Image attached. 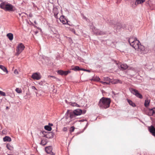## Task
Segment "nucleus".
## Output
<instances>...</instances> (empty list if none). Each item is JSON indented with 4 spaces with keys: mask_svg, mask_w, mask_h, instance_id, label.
<instances>
[{
    "mask_svg": "<svg viewBox=\"0 0 155 155\" xmlns=\"http://www.w3.org/2000/svg\"><path fill=\"white\" fill-rule=\"evenodd\" d=\"M60 20L63 24H66L68 22V21L66 19L64 18L63 16H61L60 18Z\"/></svg>",
    "mask_w": 155,
    "mask_h": 155,
    "instance_id": "13",
    "label": "nucleus"
},
{
    "mask_svg": "<svg viewBox=\"0 0 155 155\" xmlns=\"http://www.w3.org/2000/svg\"><path fill=\"white\" fill-rule=\"evenodd\" d=\"M48 78H52L53 79H55L56 78L53 76L49 75L48 76Z\"/></svg>",
    "mask_w": 155,
    "mask_h": 155,
    "instance_id": "36",
    "label": "nucleus"
},
{
    "mask_svg": "<svg viewBox=\"0 0 155 155\" xmlns=\"http://www.w3.org/2000/svg\"><path fill=\"white\" fill-rule=\"evenodd\" d=\"M25 14H26V15H27V16L28 15V14H27L26 13H24Z\"/></svg>",
    "mask_w": 155,
    "mask_h": 155,
    "instance_id": "50",
    "label": "nucleus"
},
{
    "mask_svg": "<svg viewBox=\"0 0 155 155\" xmlns=\"http://www.w3.org/2000/svg\"><path fill=\"white\" fill-rule=\"evenodd\" d=\"M53 12L54 13V16L55 18H58L57 15L58 13V9L57 8H54L53 9Z\"/></svg>",
    "mask_w": 155,
    "mask_h": 155,
    "instance_id": "14",
    "label": "nucleus"
},
{
    "mask_svg": "<svg viewBox=\"0 0 155 155\" xmlns=\"http://www.w3.org/2000/svg\"><path fill=\"white\" fill-rule=\"evenodd\" d=\"M39 84L40 85H43V82L41 81L39 83Z\"/></svg>",
    "mask_w": 155,
    "mask_h": 155,
    "instance_id": "42",
    "label": "nucleus"
},
{
    "mask_svg": "<svg viewBox=\"0 0 155 155\" xmlns=\"http://www.w3.org/2000/svg\"><path fill=\"white\" fill-rule=\"evenodd\" d=\"M76 115L74 114L73 112H71L70 113V117L71 119L74 120L76 118Z\"/></svg>",
    "mask_w": 155,
    "mask_h": 155,
    "instance_id": "17",
    "label": "nucleus"
},
{
    "mask_svg": "<svg viewBox=\"0 0 155 155\" xmlns=\"http://www.w3.org/2000/svg\"><path fill=\"white\" fill-rule=\"evenodd\" d=\"M29 17L30 18H31L32 17L33 15L31 13H30L29 15Z\"/></svg>",
    "mask_w": 155,
    "mask_h": 155,
    "instance_id": "41",
    "label": "nucleus"
},
{
    "mask_svg": "<svg viewBox=\"0 0 155 155\" xmlns=\"http://www.w3.org/2000/svg\"><path fill=\"white\" fill-rule=\"evenodd\" d=\"M71 105L72 106H76L78 107H80V106L78 104H77L75 102L74 103H71Z\"/></svg>",
    "mask_w": 155,
    "mask_h": 155,
    "instance_id": "26",
    "label": "nucleus"
},
{
    "mask_svg": "<svg viewBox=\"0 0 155 155\" xmlns=\"http://www.w3.org/2000/svg\"><path fill=\"white\" fill-rule=\"evenodd\" d=\"M80 68L78 66H75L71 67V69L75 71H79L80 70Z\"/></svg>",
    "mask_w": 155,
    "mask_h": 155,
    "instance_id": "20",
    "label": "nucleus"
},
{
    "mask_svg": "<svg viewBox=\"0 0 155 155\" xmlns=\"http://www.w3.org/2000/svg\"><path fill=\"white\" fill-rule=\"evenodd\" d=\"M127 101L128 103L132 107H134L136 106L135 104L133 102L131 101L128 100Z\"/></svg>",
    "mask_w": 155,
    "mask_h": 155,
    "instance_id": "22",
    "label": "nucleus"
},
{
    "mask_svg": "<svg viewBox=\"0 0 155 155\" xmlns=\"http://www.w3.org/2000/svg\"><path fill=\"white\" fill-rule=\"evenodd\" d=\"M155 114V107L149 110V114L150 116L152 115Z\"/></svg>",
    "mask_w": 155,
    "mask_h": 155,
    "instance_id": "15",
    "label": "nucleus"
},
{
    "mask_svg": "<svg viewBox=\"0 0 155 155\" xmlns=\"http://www.w3.org/2000/svg\"><path fill=\"white\" fill-rule=\"evenodd\" d=\"M86 110H84L82 111V110L80 109L74 110L73 111L74 114L76 115V116L80 115L82 114H84L86 113Z\"/></svg>",
    "mask_w": 155,
    "mask_h": 155,
    "instance_id": "6",
    "label": "nucleus"
},
{
    "mask_svg": "<svg viewBox=\"0 0 155 155\" xmlns=\"http://www.w3.org/2000/svg\"><path fill=\"white\" fill-rule=\"evenodd\" d=\"M104 80L105 81H107L109 82L110 81V79L108 77H106L104 78Z\"/></svg>",
    "mask_w": 155,
    "mask_h": 155,
    "instance_id": "29",
    "label": "nucleus"
},
{
    "mask_svg": "<svg viewBox=\"0 0 155 155\" xmlns=\"http://www.w3.org/2000/svg\"><path fill=\"white\" fill-rule=\"evenodd\" d=\"M14 73L16 74H18V71L17 69H15L14 71Z\"/></svg>",
    "mask_w": 155,
    "mask_h": 155,
    "instance_id": "35",
    "label": "nucleus"
},
{
    "mask_svg": "<svg viewBox=\"0 0 155 155\" xmlns=\"http://www.w3.org/2000/svg\"><path fill=\"white\" fill-rule=\"evenodd\" d=\"M148 130L152 135L155 137V128L154 127L153 125L149 126Z\"/></svg>",
    "mask_w": 155,
    "mask_h": 155,
    "instance_id": "9",
    "label": "nucleus"
},
{
    "mask_svg": "<svg viewBox=\"0 0 155 155\" xmlns=\"http://www.w3.org/2000/svg\"><path fill=\"white\" fill-rule=\"evenodd\" d=\"M0 68L3 71L5 72H6V73L7 74L8 72L6 68L2 65H0Z\"/></svg>",
    "mask_w": 155,
    "mask_h": 155,
    "instance_id": "21",
    "label": "nucleus"
},
{
    "mask_svg": "<svg viewBox=\"0 0 155 155\" xmlns=\"http://www.w3.org/2000/svg\"><path fill=\"white\" fill-rule=\"evenodd\" d=\"M110 98L103 97L100 100L98 105L101 108L107 109L110 107Z\"/></svg>",
    "mask_w": 155,
    "mask_h": 155,
    "instance_id": "2",
    "label": "nucleus"
},
{
    "mask_svg": "<svg viewBox=\"0 0 155 155\" xmlns=\"http://www.w3.org/2000/svg\"><path fill=\"white\" fill-rule=\"evenodd\" d=\"M150 101L148 100H146L145 101L144 105L146 107H148Z\"/></svg>",
    "mask_w": 155,
    "mask_h": 155,
    "instance_id": "24",
    "label": "nucleus"
},
{
    "mask_svg": "<svg viewBox=\"0 0 155 155\" xmlns=\"http://www.w3.org/2000/svg\"><path fill=\"white\" fill-rule=\"evenodd\" d=\"M45 129L48 131H50L51 130L52 128L50 126L46 125L45 126Z\"/></svg>",
    "mask_w": 155,
    "mask_h": 155,
    "instance_id": "25",
    "label": "nucleus"
},
{
    "mask_svg": "<svg viewBox=\"0 0 155 155\" xmlns=\"http://www.w3.org/2000/svg\"><path fill=\"white\" fill-rule=\"evenodd\" d=\"M82 16L83 17V19H85L86 21H87L88 19L87 17L83 15H82Z\"/></svg>",
    "mask_w": 155,
    "mask_h": 155,
    "instance_id": "34",
    "label": "nucleus"
},
{
    "mask_svg": "<svg viewBox=\"0 0 155 155\" xmlns=\"http://www.w3.org/2000/svg\"><path fill=\"white\" fill-rule=\"evenodd\" d=\"M69 111V110H67V113H68V111Z\"/></svg>",
    "mask_w": 155,
    "mask_h": 155,
    "instance_id": "49",
    "label": "nucleus"
},
{
    "mask_svg": "<svg viewBox=\"0 0 155 155\" xmlns=\"http://www.w3.org/2000/svg\"><path fill=\"white\" fill-rule=\"evenodd\" d=\"M3 141L5 142H10L11 141V138L8 136H5L3 138Z\"/></svg>",
    "mask_w": 155,
    "mask_h": 155,
    "instance_id": "16",
    "label": "nucleus"
},
{
    "mask_svg": "<svg viewBox=\"0 0 155 155\" xmlns=\"http://www.w3.org/2000/svg\"><path fill=\"white\" fill-rule=\"evenodd\" d=\"M31 78L34 79L38 80L41 78V76L39 73H36L32 74Z\"/></svg>",
    "mask_w": 155,
    "mask_h": 155,
    "instance_id": "8",
    "label": "nucleus"
},
{
    "mask_svg": "<svg viewBox=\"0 0 155 155\" xmlns=\"http://www.w3.org/2000/svg\"><path fill=\"white\" fill-rule=\"evenodd\" d=\"M128 42L130 45L136 50L141 51L144 50V47L140 44L139 40L136 38H130L128 40Z\"/></svg>",
    "mask_w": 155,
    "mask_h": 155,
    "instance_id": "1",
    "label": "nucleus"
},
{
    "mask_svg": "<svg viewBox=\"0 0 155 155\" xmlns=\"http://www.w3.org/2000/svg\"><path fill=\"white\" fill-rule=\"evenodd\" d=\"M100 80V78L99 77H97L96 79H95V80L97 81H99Z\"/></svg>",
    "mask_w": 155,
    "mask_h": 155,
    "instance_id": "43",
    "label": "nucleus"
},
{
    "mask_svg": "<svg viewBox=\"0 0 155 155\" xmlns=\"http://www.w3.org/2000/svg\"><path fill=\"white\" fill-rule=\"evenodd\" d=\"M58 73L61 75H66L69 73H71V71H63L61 70H59L58 71Z\"/></svg>",
    "mask_w": 155,
    "mask_h": 155,
    "instance_id": "11",
    "label": "nucleus"
},
{
    "mask_svg": "<svg viewBox=\"0 0 155 155\" xmlns=\"http://www.w3.org/2000/svg\"><path fill=\"white\" fill-rule=\"evenodd\" d=\"M115 84L118 83L122 84V81H121L120 80H118V79H116L115 80Z\"/></svg>",
    "mask_w": 155,
    "mask_h": 155,
    "instance_id": "30",
    "label": "nucleus"
},
{
    "mask_svg": "<svg viewBox=\"0 0 155 155\" xmlns=\"http://www.w3.org/2000/svg\"><path fill=\"white\" fill-rule=\"evenodd\" d=\"M55 35L54 36L55 37H56L57 38H59V35L57 34H54Z\"/></svg>",
    "mask_w": 155,
    "mask_h": 155,
    "instance_id": "39",
    "label": "nucleus"
},
{
    "mask_svg": "<svg viewBox=\"0 0 155 155\" xmlns=\"http://www.w3.org/2000/svg\"><path fill=\"white\" fill-rule=\"evenodd\" d=\"M15 91L18 93H20L22 92L21 90L19 88H16L15 89Z\"/></svg>",
    "mask_w": 155,
    "mask_h": 155,
    "instance_id": "27",
    "label": "nucleus"
},
{
    "mask_svg": "<svg viewBox=\"0 0 155 155\" xmlns=\"http://www.w3.org/2000/svg\"><path fill=\"white\" fill-rule=\"evenodd\" d=\"M100 82L102 84H109V82H106L105 81L104 82L103 81H101Z\"/></svg>",
    "mask_w": 155,
    "mask_h": 155,
    "instance_id": "33",
    "label": "nucleus"
},
{
    "mask_svg": "<svg viewBox=\"0 0 155 155\" xmlns=\"http://www.w3.org/2000/svg\"><path fill=\"white\" fill-rule=\"evenodd\" d=\"M35 92L36 94H37V92H36V91H35Z\"/></svg>",
    "mask_w": 155,
    "mask_h": 155,
    "instance_id": "52",
    "label": "nucleus"
},
{
    "mask_svg": "<svg viewBox=\"0 0 155 155\" xmlns=\"http://www.w3.org/2000/svg\"><path fill=\"white\" fill-rule=\"evenodd\" d=\"M25 48V46L22 43H20L18 44L16 49L17 52L15 53V55L16 56L18 55L24 50Z\"/></svg>",
    "mask_w": 155,
    "mask_h": 155,
    "instance_id": "4",
    "label": "nucleus"
},
{
    "mask_svg": "<svg viewBox=\"0 0 155 155\" xmlns=\"http://www.w3.org/2000/svg\"><path fill=\"white\" fill-rule=\"evenodd\" d=\"M51 0V1L50 2L51 3H53V0Z\"/></svg>",
    "mask_w": 155,
    "mask_h": 155,
    "instance_id": "47",
    "label": "nucleus"
},
{
    "mask_svg": "<svg viewBox=\"0 0 155 155\" xmlns=\"http://www.w3.org/2000/svg\"><path fill=\"white\" fill-rule=\"evenodd\" d=\"M67 130V128H66V127H64L63 129V130L64 131H66Z\"/></svg>",
    "mask_w": 155,
    "mask_h": 155,
    "instance_id": "40",
    "label": "nucleus"
},
{
    "mask_svg": "<svg viewBox=\"0 0 155 155\" xmlns=\"http://www.w3.org/2000/svg\"><path fill=\"white\" fill-rule=\"evenodd\" d=\"M85 71H88V72H90V71L89 70H86L85 69V70H84Z\"/></svg>",
    "mask_w": 155,
    "mask_h": 155,
    "instance_id": "45",
    "label": "nucleus"
},
{
    "mask_svg": "<svg viewBox=\"0 0 155 155\" xmlns=\"http://www.w3.org/2000/svg\"><path fill=\"white\" fill-rule=\"evenodd\" d=\"M118 66L119 68L122 71L128 68L127 65L126 64H120L118 65Z\"/></svg>",
    "mask_w": 155,
    "mask_h": 155,
    "instance_id": "12",
    "label": "nucleus"
},
{
    "mask_svg": "<svg viewBox=\"0 0 155 155\" xmlns=\"http://www.w3.org/2000/svg\"><path fill=\"white\" fill-rule=\"evenodd\" d=\"M1 8L5 11L14 12L16 10L15 8L12 5L6 3L5 2L2 3L0 5Z\"/></svg>",
    "mask_w": 155,
    "mask_h": 155,
    "instance_id": "3",
    "label": "nucleus"
},
{
    "mask_svg": "<svg viewBox=\"0 0 155 155\" xmlns=\"http://www.w3.org/2000/svg\"><path fill=\"white\" fill-rule=\"evenodd\" d=\"M72 31L74 32V33H75V31L74 30Z\"/></svg>",
    "mask_w": 155,
    "mask_h": 155,
    "instance_id": "46",
    "label": "nucleus"
},
{
    "mask_svg": "<svg viewBox=\"0 0 155 155\" xmlns=\"http://www.w3.org/2000/svg\"><path fill=\"white\" fill-rule=\"evenodd\" d=\"M74 126L71 127L70 128V132H73L74 130Z\"/></svg>",
    "mask_w": 155,
    "mask_h": 155,
    "instance_id": "32",
    "label": "nucleus"
},
{
    "mask_svg": "<svg viewBox=\"0 0 155 155\" xmlns=\"http://www.w3.org/2000/svg\"><path fill=\"white\" fill-rule=\"evenodd\" d=\"M0 95L2 96H5L6 95L5 93L1 91H0Z\"/></svg>",
    "mask_w": 155,
    "mask_h": 155,
    "instance_id": "31",
    "label": "nucleus"
},
{
    "mask_svg": "<svg viewBox=\"0 0 155 155\" xmlns=\"http://www.w3.org/2000/svg\"><path fill=\"white\" fill-rule=\"evenodd\" d=\"M46 142L44 140H42L40 144L43 145H45L46 144Z\"/></svg>",
    "mask_w": 155,
    "mask_h": 155,
    "instance_id": "28",
    "label": "nucleus"
},
{
    "mask_svg": "<svg viewBox=\"0 0 155 155\" xmlns=\"http://www.w3.org/2000/svg\"><path fill=\"white\" fill-rule=\"evenodd\" d=\"M7 36L10 40L12 41L13 40V35L12 34L9 33L7 35Z\"/></svg>",
    "mask_w": 155,
    "mask_h": 155,
    "instance_id": "18",
    "label": "nucleus"
},
{
    "mask_svg": "<svg viewBox=\"0 0 155 155\" xmlns=\"http://www.w3.org/2000/svg\"><path fill=\"white\" fill-rule=\"evenodd\" d=\"M79 70H82V71H84V70H85V69H83V68H80Z\"/></svg>",
    "mask_w": 155,
    "mask_h": 155,
    "instance_id": "44",
    "label": "nucleus"
},
{
    "mask_svg": "<svg viewBox=\"0 0 155 155\" xmlns=\"http://www.w3.org/2000/svg\"><path fill=\"white\" fill-rule=\"evenodd\" d=\"M94 32L97 35H102L105 34L104 32L100 31L99 30H97V31H94Z\"/></svg>",
    "mask_w": 155,
    "mask_h": 155,
    "instance_id": "19",
    "label": "nucleus"
},
{
    "mask_svg": "<svg viewBox=\"0 0 155 155\" xmlns=\"http://www.w3.org/2000/svg\"><path fill=\"white\" fill-rule=\"evenodd\" d=\"M6 109H8V107H6Z\"/></svg>",
    "mask_w": 155,
    "mask_h": 155,
    "instance_id": "51",
    "label": "nucleus"
},
{
    "mask_svg": "<svg viewBox=\"0 0 155 155\" xmlns=\"http://www.w3.org/2000/svg\"><path fill=\"white\" fill-rule=\"evenodd\" d=\"M130 90L131 93L135 95L137 97L140 99L143 98L142 95L138 92L137 90L133 88H131Z\"/></svg>",
    "mask_w": 155,
    "mask_h": 155,
    "instance_id": "5",
    "label": "nucleus"
},
{
    "mask_svg": "<svg viewBox=\"0 0 155 155\" xmlns=\"http://www.w3.org/2000/svg\"><path fill=\"white\" fill-rule=\"evenodd\" d=\"M10 146L9 144H8L6 145V147L9 150H10Z\"/></svg>",
    "mask_w": 155,
    "mask_h": 155,
    "instance_id": "37",
    "label": "nucleus"
},
{
    "mask_svg": "<svg viewBox=\"0 0 155 155\" xmlns=\"http://www.w3.org/2000/svg\"><path fill=\"white\" fill-rule=\"evenodd\" d=\"M50 124L51 126H52L53 125V124Z\"/></svg>",
    "mask_w": 155,
    "mask_h": 155,
    "instance_id": "48",
    "label": "nucleus"
},
{
    "mask_svg": "<svg viewBox=\"0 0 155 155\" xmlns=\"http://www.w3.org/2000/svg\"><path fill=\"white\" fill-rule=\"evenodd\" d=\"M44 137L47 138H52L54 135V134L52 132H45Z\"/></svg>",
    "mask_w": 155,
    "mask_h": 155,
    "instance_id": "10",
    "label": "nucleus"
},
{
    "mask_svg": "<svg viewBox=\"0 0 155 155\" xmlns=\"http://www.w3.org/2000/svg\"><path fill=\"white\" fill-rule=\"evenodd\" d=\"M31 88H32V89H33V90H35L36 91L37 90V89L36 88V87L35 86H32L31 87Z\"/></svg>",
    "mask_w": 155,
    "mask_h": 155,
    "instance_id": "38",
    "label": "nucleus"
},
{
    "mask_svg": "<svg viewBox=\"0 0 155 155\" xmlns=\"http://www.w3.org/2000/svg\"><path fill=\"white\" fill-rule=\"evenodd\" d=\"M45 150L46 152L49 154H50L51 155H55V153L52 152V148L51 146H49L45 147Z\"/></svg>",
    "mask_w": 155,
    "mask_h": 155,
    "instance_id": "7",
    "label": "nucleus"
},
{
    "mask_svg": "<svg viewBox=\"0 0 155 155\" xmlns=\"http://www.w3.org/2000/svg\"><path fill=\"white\" fill-rule=\"evenodd\" d=\"M145 0H137L135 2V4H141L144 2Z\"/></svg>",
    "mask_w": 155,
    "mask_h": 155,
    "instance_id": "23",
    "label": "nucleus"
}]
</instances>
